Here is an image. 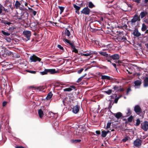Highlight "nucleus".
I'll use <instances>...</instances> for the list:
<instances>
[{
  "label": "nucleus",
  "mask_w": 148,
  "mask_h": 148,
  "mask_svg": "<svg viewBox=\"0 0 148 148\" xmlns=\"http://www.w3.org/2000/svg\"><path fill=\"white\" fill-rule=\"evenodd\" d=\"M28 15V13L27 12H23L21 14H18V18L19 19L25 21L27 19Z\"/></svg>",
  "instance_id": "nucleus-1"
},
{
  "label": "nucleus",
  "mask_w": 148,
  "mask_h": 148,
  "mask_svg": "<svg viewBox=\"0 0 148 148\" xmlns=\"http://www.w3.org/2000/svg\"><path fill=\"white\" fill-rule=\"evenodd\" d=\"M23 33L24 34L25 37L27 38L26 40V41H27L30 40V37L31 36V32L29 31L26 30L23 32Z\"/></svg>",
  "instance_id": "nucleus-2"
},
{
  "label": "nucleus",
  "mask_w": 148,
  "mask_h": 148,
  "mask_svg": "<svg viewBox=\"0 0 148 148\" xmlns=\"http://www.w3.org/2000/svg\"><path fill=\"white\" fill-rule=\"evenodd\" d=\"M141 128L144 131H147L148 130V122L145 121L141 124Z\"/></svg>",
  "instance_id": "nucleus-3"
},
{
  "label": "nucleus",
  "mask_w": 148,
  "mask_h": 148,
  "mask_svg": "<svg viewBox=\"0 0 148 148\" xmlns=\"http://www.w3.org/2000/svg\"><path fill=\"white\" fill-rule=\"evenodd\" d=\"M140 19L138 17V15L136 14H135L133 18L131 20V22L132 25H134L135 23L137 21H140Z\"/></svg>",
  "instance_id": "nucleus-4"
},
{
  "label": "nucleus",
  "mask_w": 148,
  "mask_h": 148,
  "mask_svg": "<svg viewBox=\"0 0 148 148\" xmlns=\"http://www.w3.org/2000/svg\"><path fill=\"white\" fill-rule=\"evenodd\" d=\"M30 59L32 62H36L37 61L40 62L41 60V59L35 55H33L30 57Z\"/></svg>",
  "instance_id": "nucleus-5"
},
{
  "label": "nucleus",
  "mask_w": 148,
  "mask_h": 148,
  "mask_svg": "<svg viewBox=\"0 0 148 148\" xmlns=\"http://www.w3.org/2000/svg\"><path fill=\"white\" fill-rule=\"evenodd\" d=\"M85 53L82 54V55L84 56H88L97 53L95 51H85Z\"/></svg>",
  "instance_id": "nucleus-6"
},
{
  "label": "nucleus",
  "mask_w": 148,
  "mask_h": 148,
  "mask_svg": "<svg viewBox=\"0 0 148 148\" xmlns=\"http://www.w3.org/2000/svg\"><path fill=\"white\" fill-rule=\"evenodd\" d=\"M142 141L139 139H136L134 142V146L136 147H138L141 145Z\"/></svg>",
  "instance_id": "nucleus-7"
},
{
  "label": "nucleus",
  "mask_w": 148,
  "mask_h": 148,
  "mask_svg": "<svg viewBox=\"0 0 148 148\" xmlns=\"http://www.w3.org/2000/svg\"><path fill=\"white\" fill-rule=\"evenodd\" d=\"M81 12L84 14L88 15L90 12V10L88 7H85L82 10Z\"/></svg>",
  "instance_id": "nucleus-8"
},
{
  "label": "nucleus",
  "mask_w": 148,
  "mask_h": 148,
  "mask_svg": "<svg viewBox=\"0 0 148 148\" xmlns=\"http://www.w3.org/2000/svg\"><path fill=\"white\" fill-rule=\"evenodd\" d=\"M79 108L80 107L78 105H77L74 106L73 108V112L75 114L77 113L79 111Z\"/></svg>",
  "instance_id": "nucleus-9"
},
{
  "label": "nucleus",
  "mask_w": 148,
  "mask_h": 148,
  "mask_svg": "<svg viewBox=\"0 0 148 148\" xmlns=\"http://www.w3.org/2000/svg\"><path fill=\"white\" fill-rule=\"evenodd\" d=\"M6 50L5 47L1 46H0V55L3 56L5 55Z\"/></svg>",
  "instance_id": "nucleus-10"
},
{
  "label": "nucleus",
  "mask_w": 148,
  "mask_h": 148,
  "mask_svg": "<svg viewBox=\"0 0 148 148\" xmlns=\"http://www.w3.org/2000/svg\"><path fill=\"white\" fill-rule=\"evenodd\" d=\"M134 110L137 114H139L141 112V109L138 105H136L135 106Z\"/></svg>",
  "instance_id": "nucleus-11"
},
{
  "label": "nucleus",
  "mask_w": 148,
  "mask_h": 148,
  "mask_svg": "<svg viewBox=\"0 0 148 148\" xmlns=\"http://www.w3.org/2000/svg\"><path fill=\"white\" fill-rule=\"evenodd\" d=\"M134 84L135 88H138L141 84V82L140 80H136L134 82Z\"/></svg>",
  "instance_id": "nucleus-12"
},
{
  "label": "nucleus",
  "mask_w": 148,
  "mask_h": 148,
  "mask_svg": "<svg viewBox=\"0 0 148 148\" xmlns=\"http://www.w3.org/2000/svg\"><path fill=\"white\" fill-rule=\"evenodd\" d=\"M110 57L113 60H118L119 58V55L118 54H115L110 56Z\"/></svg>",
  "instance_id": "nucleus-13"
},
{
  "label": "nucleus",
  "mask_w": 148,
  "mask_h": 148,
  "mask_svg": "<svg viewBox=\"0 0 148 148\" xmlns=\"http://www.w3.org/2000/svg\"><path fill=\"white\" fill-rule=\"evenodd\" d=\"M113 89L117 91H124V90L123 88H121V86H115L114 87Z\"/></svg>",
  "instance_id": "nucleus-14"
},
{
  "label": "nucleus",
  "mask_w": 148,
  "mask_h": 148,
  "mask_svg": "<svg viewBox=\"0 0 148 148\" xmlns=\"http://www.w3.org/2000/svg\"><path fill=\"white\" fill-rule=\"evenodd\" d=\"M147 12L146 11L142 12L140 14L138 17L140 18V17L141 18H143L147 14Z\"/></svg>",
  "instance_id": "nucleus-15"
},
{
  "label": "nucleus",
  "mask_w": 148,
  "mask_h": 148,
  "mask_svg": "<svg viewBox=\"0 0 148 148\" xmlns=\"http://www.w3.org/2000/svg\"><path fill=\"white\" fill-rule=\"evenodd\" d=\"M117 40L119 41L124 42L127 40L126 37L123 36V37L121 36H119L117 38Z\"/></svg>",
  "instance_id": "nucleus-16"
},
{
  "label": "nucleus",
  "mask_w": 148,
  "mask_h": 148,
  "mask_svg": "<svg viewBox=\"0 0 148 148\" xmlns=\"http://www.w3.org/2000/svg\"><path fill=\"white\" fill-rule=\"evenodd\" d=\"M73 89H75V87L74 86H71L70 87L66 88L64 89V91H70Z\"/></svg>",
  "instance_id": "nucleus-17"
},
{
  "label": "nucleus",
  "mask_w": 148,
  "mask_h": 148,
  "mask_svg": "<svg viewBox=\"0 0 148 148\" xmlns=\"http://www.w3.org/2000/svg\"><path fill=\"white\" fill-rule=\"evenodd\" d=\"M133 34L136 37H138L141 34L137 29H135L133 32Z\"/></svg>",
  "instance_id": "nucleus-18"
},
{
  "label": "nucleus",
  "mask_w": 148,
  "mask_h": 148,
  "mask_svg": "<svg viewBox=\"0 0 148 148\" xmlns=\"http://www.w3.org/2000/svg\"><path fill=\"white\" fill-rule=\"evenodd\" d=\"M144 86L146 87L148 86V77H146L144 79Z\"/></svg>",
  "instance_id": "nucleus-19"
},
{
  "label": "nucleus",
  "mask_w": 148,
  "mask_h": 148,
  "mask_svg": "<svg viewBox=\"0 0 148 148\" xmlns=\"http://www.w3.org/2000/svg\"><path fill=\"white\" fill-rule=\"evenodd\" d=\"M53 95V94L52 92H50L47 94V95L46 97V99L47 100H50Z\"/></svg>",
  "instance_id": "nucleus-20"
},
{
  "label": "nucleus",
  "mask_w": 148,
  "mask_h": 148,
  "mask_svg": "<svg viewBox=\"0 0 148 148\" xmlns=\"http://www.w3.org/2000/svg\"><path fill=\"white\" fill-rule=\"evenodd\" d=\"M99 53L100 54L105 56L106 58H107L109 56L108 54L106 52H103L101 51H99Z\"/></svg>",
  "instance_id": "nucleus-21"
},
{
  "label": "nucleus",
  "mask_w": 148,
  "mask_h": 148,
  "mask_svg": "<svg viewBox=\"0 0 148 148\" xmlns=\"http://www.w3.org/2000/svg\"><path fill=\"white\" fill-rule=\"evenodd\" d=\"M28 8L29 10V12L30 13H31L34 16H35L36 15L37 13V12L36 11H35L33 10L32 8H31L28 7Z\"/></svg>",
  "instance_id": "nucleus-22"
},
{
  "label": "nucleus",
  "mask_w": 148,
  "mask_h": 148,
  "mask_svg": "<svg viewBox=\"0 0 148 148\" xmlns=\"http://www.w3.org/2000/svg\"><path fill=\"white\" fill-rule=\"evenodd\" d=\"M113 115L117 119H119L122 116V114L120 112H118L116 113H114Z\"/></svg>",
  "instance_id": "nucleus-23"
},
{
  "label": "nucleus",
  "mask_w": 148,
  "mask_h": 148,
  "mask_svg": "<svg viewBox=\"0 0 148 148\" xmlns=\"http://www.w3.org/2000/svg\"><path fill=\"white\" fill-rule=\"evenodd\" d=\"M110 132L108 130L106 131L104 130L101 132V136L103 137H105L107 135V134Z\"/></svg>",
  "instance_id": "nucleus-24"
},
{
  "label": "nucleus",
  "mask_w": 148,
  "mask_h": 148,
  "mask_svg": "<svg viewBox=\"0 0 148 148\" xmlns=\"http://www.w3.org/2000/svg\"><path fill=\"white\" fill-rule=\"evenodd\" d=\"M64 34L66 36H67L69 38H70L69 36L71 35L70 32L68 29H66L64 30Z\"/></svg>",
  "instance_id": "nucleus-25"
},
{
  "label": "nucleus",
  "mask_w": 148,
  "mask_h": 148,
  "mask_svg": "<svg viewBox=\"0 0 148 148\" xmlns=\"http://www.w3.org/2000/svg\"><path fill=\"white\" fill-rule=\"evenodd\" d=\"M38 112L40 117L42 118L44 115V113L43 111L41 109H40L38 110Z\"/></svg>",
  "instance_id": "nucleus-26"
},
{
  "label": "nucleus",
  "mask_w": 148,
  "mask_h": 148,
  "mask_svg": "<svg viewBox=\"0 0 148 148\" xmlns=\"http://www.w3.org/2000/svg\"><path fill=\"white\" fill-rule=\"evenodd\" d=\"M48 73H50L51 74H54L56 73V72L54 69H47Z\"/></svg>",
  "instance_id": "nucleus-27"
},
{
  "label": "nucleus",
  "mask_w": 148,
  "mask_h": 148,
  "mask_svg": "<svg viewBox=\"0 0 148 148\" xmlns=\"http://www.w3.org/2000/svg\"><path fill=\"white\" fill-rule=\"evenodd\" d=\"M101 79H110V77L108 76L105 75H102L101 76Z\"/></svg>",
  "instance_id": "nucleus-28"
},
{
  "label": "nucleus",
  "mask_w": 148,
  "mask_h": 148,
  "mask_svg": "<svg viewBox=\"0 0 148 148\" xmlns=\"http://www.w3.org/2000/svg\"><path fill=\"white\" fill-rule=\"evenodd\" d=\"M20 5V3L18 1H16L14 5L16 9H18L19 8Z\"/></svg>",
  "instance_id": "nucleus-29"
},
{
  "label": "nucleus",
  "mask_w": 148,
  "mask_h": 148,
  "mask_svg": "<svg viewBox=\"0 0 148 148\" xmlns=\"http://www.w3.org/2000/svg\"><path fill=\"white\" fill-rule=\"evenodd\" d=\"M127 112H126V116H128L131 114V111L129 108H128L127 109Z\"/></svg>",
  "instance_id": "nucleus-30"
},
{
  "label": "nucleus",
  "mask_w": 148,
  "mask_h": 148,
  "mask_svg": "<svg viewBox=\"0 0 148 148\" xmlns=\"http://www.w3.org/2000/svg\"><path fill=\"white\" fill-rule=\"evenodd\" d=\"M147 29V26L144 23L142 24L141 30L143 31H144L146 30Z\"/></svg>",
  "instance_id": "nucleus-31"
},
{
  "label": "nucleus",
  "mask_w": 148,
  "mask_h": 148,
  "mask_svg": "<svg viewBox=\"0 0 148 148\" xmlns=\"http://www.w3.org/2000/svg\"><path fill=\"white\" fill-rule=\"evenodd\" d=\"M86 75V74H85L83 76L80 77L77 80V83L79 82L82 80V79L83 78V77H84Z\"/></svg>",
  "instance_id": "nucleus-32"
},
{
  "label": "nucleus",
  "mask_w": 148,
  "mask_h": 148,
  "mask_svg": "<svg viewBox=\"0 0 148 148\" xmlns=\"http://www.w3.org/2000/svg\"><path fill=\"white\" fill-rule=\"evenodd\" d=\"M48 72L47 69H45L44 71L40 72V73L42 75H44L47 74Z\"/></svg>",
  "instance_id": "nucleus-33"
},
{
  "label": "nucleus",
  "mask_w": 148,
  "mask_h": 148,
  "mask_svg": "<svg viewBox=\"0 0 148 148\" xmlns=\"http://www.w3.org/2000/svg\"><path fill=\"white\" fill-rule=\"evenodd\" d=\"M13 53L11 51H8V50H7L6 49V51L5 52V54H6V55L8 54V55H13Z\"/></svg>",
  "instance_id": "nucleus-34"
},
{
  "label": "nucleus",
  "mask_w": 148,
  "mask_h": 148,
  "mask_svg": "<svg viewBox=\"0 0 148 148\" xmlns=\"http://www.w3.org/2000/svg\"><path fill=\"white\" fill-rule=\"evenodd\" d=\"M1 32L4 35L6 36H9L10 35V33L5 32L3 30L1 31Z\"/></svg>",
  "instance_id": "nucleus-35"
},
{
  "label": "nucleus",
  "mask_w": 148,
  "mask_h": 148,
  "mask_svg": "<svg viewBox=\"0 0 148 148\" xmlns=\"http://www.w3.org/2000/svg\"><path fill=\"white\" fill-rule=\"evenodd\" d=\"M64 85V84L62 83H58L56 84V86L57 87H60L61 88L63 87L62 86H61V85Z\"/></svg>",
  "instance_id": "nucleus-36"
},
{
  "label": "nucleus",
  "mask_w": 148,
  "mask_h": 148,
  "mask_svg": "<svg viewBox=\"0 0 148 148\" xmlns=\"http://www.w3.org/2000/svg\"><path fill=\"white\" fill-rule=\"evenodd\" d=\"M73 7L76 10H79L80 9V6H77L75 4L73 5Z\"/></svg>",
  "instance_id": "nucleus-37"
},
{
  "label": "nucleus",
  "mask_w": 148,
  "mask_h": 148,
  "mask_svg": "<svg viewBox=\"0 0 148 148\" xmlns=\"http://www.w3.org/2000/svg\"><path fill=\"white\" fill-rule=\"evenodd\" d=\"M81 140L80 139H75V140H72L71 141L73 143H79L81 141Z\"/></svg>",
  "instance_id": "nucleus-38"
},
{
  "label": "nucleus",
  "mask_w": 148,
  "mask_h": 148,
  "mask_svg": "<svg viewBox=\"0 0 148 148\" xmlns=\"http://www.w3.org/2000/svg\"><path fill=\"white\" fill-rule=\"evenodd\" d=\"M112 91V90L110 89L107 91H104V92L105 93H106L107 94L109 95L111 94Z\"/></svg>",
  "instance_id": "nucleus-39"
},
{
  "label": "nucleus",
  "mask_w": 148,
  "mask_h": 148,
  "mask_svg": "<svg viewBox=\"0 0 148 148\" xmlns=\"http://www.w3.org/2000/svg\"><path fill=\"white\" fill-rule=\"evenodd\" d=\"M13 55L14 57L15 58H19L20 57V55L16 53H14L13 54Z\"/></svg>",
  "instance_id": "nucleus-40"
},
{
  "label": "nucleus",
  "mask_w": 148,
  "mask_h": 148,
  "mask_svg": "<svg viewBox=\"0 0 148 148\" xmlns=\"http://www.w3.org/2000/svg\"><path fill=\"white\" fill-rule=\"evenodd\" d=\"M111 124V123L109 122L107 123L106 129H107L110 128Z\"/></svg>",
  "instance_id": "nucleus-41"
},
{
  "label": "nucleus",
  "mask_w": 148,
  "mask_h": 148,
  "mask_svg": "<svg viewBox=\"0 0 148 148\" xmlns=\"http://www.w3.org/2000/svg\"><path fill=\"white\" fill-rule=\"evenodd\" d=\"M60 10V14H61L63 12L64 8L62 6H59Z\"/></svg>",
  "instance_id": "nucleus-42"
},
{
  "label": "nucleus",
  "mask_w": 148,
  "mask_h": 148,
  "mask_svg": "<svg viewBox=\"0 0 148 148\" xmlns=\"http://www.w3.org/2000/svg\"><path fill=\"white\" fill-rule=\"evenodd\" d=\"M5 39L8 42H11V39L9 37H6L5 38Z\"/></svg>",
  "instance_id": "nucleus-43"
},
{
  "label": "nucleus",
  "mask_w": 148,
  "mask_h": 148,
  "mask_svg": "<svg viewBox=\"0 0 148 148\" xmlns=\"http://www.w3.org/2000/svg\"><path fill=\"white\" fill-rule=\"evenodd\" d=\"M94 6V5L91 2L89 3L88 7L90 8H92Z\"/></svg>",
  "instance_id": "nucleus-44"
},
{
  "label": "nucleus",
  "mask_w": 148,
  "mask_h": 148,
  "mask_svg": "<svg viewBox=\"0 0 148 148\" xmlns=\"http://www.w3.org/2000/svg\"><path fill=\"white\" fill-rule=\"evenodd\" d=\"M122 96H119L118 97H117V98H116L115 99L114 101H115V103H117L118 102V101L119 100V99L121 97H122Z\"/></svg>",
  "instance_id": "nucleus-45"
},
{
  "label": "nucleus",
  "mask_w": 148,
  "mask_h": 148,
  "mask_svg": "<svg viewBox=\"0 0 148 148\" xmlns=\"http://www.w3.org/2000/svg\"><path fill=\"white\" fill-rule=\"evenodd\" d=\"M144 22L146 24H148V17H145L144 18Z\"/></svg>",
  "instance_id": "nucleus-46"
},
{
  "label": "nucleus",
  "mask_w": 148,
  "mask_h": 148,
  "mask_svg": "<svg viewBox=\"0 0 148 148\" xmlns=\"http://www.w3.org/2000/svg\"><path fill=\"white\" fill-rule=\"evenodd\" d=\"M133 119V116H131L129 117H128L127 119L128 121L129 122H131Z\"/></svg>",
  "instance_id": "nucleus-47"
},
{
  "label": "nucleus",
  "mask_w": 148,
  "mask_h": 148,
  "mask_svg": "<svg viewBox=\"0 0 148 148\" xmlns=\"http://www.w3.org/2000/svg\"><path fill=\"white\" fill-rule=\"evenodd\" d=\"M4 8V7L0 4V14L1 13L3 8Z\"/></svg>",
  "instance_id": "nucleus-48"
},
{
  "label": "nucleus",
  "mask_w": 148,
  "mask_h": 148,
  "mask_svg": "<svg viewBox=\"0 0 148 148\" xmlns=\"http://www.w3.org/2000/svg\"><path fill=\"white\" fill-rule=\"evenodd\" d=\"M140 123V121L139 119H137L136 120V126H138Z\"/></svg>",
  "instance_id": "nucleus-49"
},
{
  "label": "nucleus",
  "mask_w": 148,
  "mask_h": 148,
  "mask_svg": "<svg viewBox=\"0 0 148 148\" xmlns=\"http://www.w3.org/2000/svg\"><path fill=\"white\" fill-rule=\"evenodd\" d=\"M63 41L65 43L68 44L69 42V41L67 39H63Z\"/></svg>",
  "instance_id": "nucleus-50"
},
{
  "label": "nucleus",
  "mask_w": 148,
  "mask_h": 148,
  "mask_svg": "<svg viewBox=\"0 0 148 148\" xmlns=\"http://www.w3.org/2000/svg\"><path fill=\"white\" fill-rule=\"evenodd\" d=\"M128 138L127 137H125V138H123L122 140V141L123 142H126L128 140Z\"/></svg>",
  "instance_id": "nucleus-51"
},
{
  "label": "nucleus",
  "mask_w": 148,
  "mask_h": 148,
  "mask_svg": "<svg viewBox=\"0 0 148 148\" xmlns=\"http://www.w3.org/2000/svg\"><path fill=\"white\" fill-rule=\"evenodd\" d=\"M45 88L42 86H40L38 88L39 90L41 91H42Z\"/></svg>",
  "instance_id": "nucleus-52"
},
{
  "label": "nucleus",
  "mask_w": 148,
  "mask_h": 148,
  "mask_svg": "<svg viewBox=\"0 0 148 148\" xmlns=\"http://www.w3.org/2000/svg\"><path fill=\"white\" fill-rule=\"evenodd\" d=\"M131 91V89L130 88H128L127 90L126 94L128 95L129 93V92Z\"/></svg>",
  "instance_id": "nucleus-53"
},
{
  "label": "nucleus",
  "mask_w": 148,
  "mask_h": 148,
  "mask_svg": "<svg viewBox=\"0 0 148 148\" xmlns=\"http://www.w3.org/2000/svg\"><path fill=\"white\" fill-rule=\"evenodd\" d=\"M83 69L82 68L77 71V73L79 74H80L83 71Z\"/></svg>",
  "instance_id": "nucleus-54"
},
{
  "label": "nucleus",
  "mask_w": 148,
  "mask_h": 148,
  "mask_svg": "<svg viewBox=\"0 0 148 148\" xmlns=\"http://www.w3.org/2000/svg\"><path fill=\"white\" fill-rule=\"evenodd\" d=\"M3 9L5 12H8L9 10V8H8V9H5L4 8H3Z\"/></svg>",
  "instance_id": "nucleus-55"
},
{
  "label": "nucleus",
  "mask_w": 148,
  "mask_h": 148,
  "mask_svg": "<svg viewBox=\"0 0 148 148\" xmlns=\"http://www.w3.org/2000/svg\"><path fill=\"white\" fill-rule=\"evenodd\" d=\"M58 47L60 49L62 50L63 49V47L61 45H58Z\"/></svg>",
  "instance_id": "nucleus-56"
},
{
  "label": "nucleus",
  "mask_w": 148,
  "mask_h": 148,
  "mask_svg": "<svg viewBox=\"0 0 148 148\" xmlns=\"http://www.w3.org/2000/svg\"><path fill=\"white\" fill-rule=\"evenodd\" d=\"M50 114L53 116L54 115H56V116L57 115V113H54L52 112H50Z\"/></svg>",
  "instance_id": "nucleus-57"
},
{
  "label": "nucleus",
  "mask_w": 148,
  "mask_h": 148,
  "mask_svg": "<svg viewBox=\"0 0 148 148\" xmlns=\"http://www.w3.org/2000/svg\"><path fill=\"white\" fill-rule=\"evenodd\" d=\"M29 72L33 74H35L36 73V71H29Z\"/></svg>",
  "instance_id": "nucleus-58"
},
{
  "label": "nucleus",
  "mask_w": 148,
  "mask_h": 148,
  "mask_svg": "<svg viewBox=\"0 0 148 148\" xmlns=\"http://www.w3.org/2000/svg\"><path fill=\"white\" fill-rule=\"evenodd\" d=\"M134 1L137 3H139L140 2V0H134Z\"/></svg>",
  "instance_id": "nucleus-59"
},
{
  "label": "nucleus",
  "mask_w": 148,
  "mask_h": 148,
  "mask_svg": "<svg viewBox=\"0 0 148 148\" xmlns=\"http://www.w3.org/2000/svg\"><path fill=\"white\" fill-rule=\"evenodd\" d=\"M7 104V102L6 101H3V106H5Z\"/></svg>",
  "instance_id": "nucleus-60"
},
{
  "label": "nucleus",
  "mask_w": 148,
  "mask_h": 148,
  "mask_svg": "<svg viewBox=\"0 0 148 148\" xmlns=\"http://www.w3.org/2000/svg\"><path fill=\"white\" fill-rule=\"evenodd\" d=\"M95 132H96V134L98 135H99L100 134V131H96Z\"/></svg>",
  "instance_id": "nucleus-61"
},
{
  "label": "nucleus",
  "mask_w": 148,
  "mask_h": 148,
  "mask_svg": "<svg viewBox=\"0 0 148 148\" xmlns=\"http://www.w3.org/2000/svg\"><path fill=\"white\" fill-rule=\"evenodd\" d=\"M16 148H25L24 147L21 146H15Z\"/></svg>",
  "instance_id": "nucleus-62"
},
{
  "label": "nucleus",
  "mask_w": 148,
  "mask_h": 148,
  "mask_svg": "<svg viewBox=\"0 0 148 148\" xmlns=\"http://www.w3.org/2000/svg\"><path fill=\"white\" fill-rule=\"evenodd\" d=\"M73 51L75 52V53H77L78 52V50L76 48L73 49Z\"/></svg>",
  "instance_id": "nucleus-63"
},
{
  "label": "nucleus",
  "mask_w": 148,
  "mask_h": 148,
  "mask_svg": "<svg viewBox=\"0 0 148 148\" xmlns=\"http://www.w3.org/2000/svg\"><path fill=\"white\" fill-rule=\"evenodd\" d=\"M52 24L54 26H56V23L54 22H52Z\"/></svg>",
  "instance_id": "nucleus-64"
}]
</instances>
